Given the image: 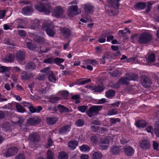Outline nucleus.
Instances as JSON below:
<instances>
[{
    "label": "nucleus",
    "mask_w": 159,
    "mask_h": 159,
    "mask_svg": "<svg viewBox=\"0 0 159 159\" xmlns=\"http://www.w3.org/2000/svg\"><path fill=\"white\" fill-rule=\"evenodd\" d=\"M152 40V35L148 33L141 34L138 37V41L142 44H147L150 43Z\"/></svg>",
    "instance_id": "1"
},
{
    "label": "nucleus",
    "mask_w": 159,
    "mask_h": 159,
    "mask_svg": "<svg viewBox=\"0 0 159 159\" xmlns=\"http://www.w3.org/2000/svg\"><path fill=\"white\" fill-rule=\"evenodd\" d=\"M35 8L37 11L44 12L46 14H49L50 12V9L49 7L40 2L35 5Z\"/></svg>",
    "instance_id": "2"
},
{
    "label": "nucleus",
    "mask_w": 159,
    "mask_h": 159,
    "mask_svg": "<svg viewBox=\"0 0 159 159\" xmlns=\"http://www.w3.org/2000/svg\"><path fill=\"white\" fill-rule=\"evenodd\" d=\"M18 152V149L16 147H10L7 150L5 153L6 157L12 156L16 154Z\"/></svg>",
    "instance_id": "3"
},
{
    "label": "nucleus",
    "mask_w": 159,
    "mask_h": 159,
    "mask_svg": "<svg viewBox=\"0 0 159 159\" xmlns=\"http://www.w3.org/2000/svg\"><path fill=\"white\" fill-rule=\"evenodd\" d=\"M141 84L144 87L148 88L152 84L151 80L146 76H143L141 79Z\"/></svg>",
    "instance_id": "4"
},
{
    "label": "nucleus",
    "mask_w": 159,
    "mask_h": 159,
    "mask_svg": "<svg viewBox=\"0 0 159 159\" xmlns=\"http://www.w3.org/2000/svg\"><path fill=\"white\" fill-rule=\"evenodd\" d=\"M28 139L34 143L38 142L40 140V137L36 132L31 133L29 136Z\"/></svg>",
    "instance_id": "5"
},
{
    "label": "nucleus",
    "mask_w": 159,
    "mask_h": 159,
    "mask_svg": "<svg viewBox=\"0 0 159 159\" xmlns=\"http://www.w3.org/2000/svg\"><path fill=\"white\" fill-rule=\"evenodd\" d=\"M68 13L69 16L71 17H73L78 14L79 13L77 5L70 6L69 9Z\"/></svg>",
    "instance_id": "6"
},
{
    "label": "nucleus",
    "mask_w": 159,
    "mask_h": 159,
    "mask_svg": "<svg viewBox=\"0 0 159 159\" xmlns=\"http://www.w3.org/2000/svg\"><path fill=\"white\" fill-rule=\"evenodd\" d=\"M86 87L93 91L94 92H101L104 89V88L103 86L100 85H87L86 86Z\"/></svg>",
    "instance_id": "7"
},
{
    "label": "nucleus",
    "mask_w": 159,
    "mask_h": 159,
    "mask_svg": "<svg viewBox=\"0 0 159 159\" xmlns=\"http://www.w3.org/2000/svg\"><path fill=\"white\" fill-rule=\"evenodd\" d=\"M139 145L140 148L144 150L149 149L150 146V143L149 142L147 139L140 141Z\"/></svg>",
    "instance_id": "8"
},
{
    "label": "nucleus",
    "mask_w": 159,
    "mask_h": 159,
    "mask_svg": "<svg viewBox=\"0 0 159 159\" xmlns=\"http://www.w3.org/2000/svg\"><path fill=\"white\" fill-rule=\"evenodd\" d=\"M64 12L63 8L60 6L56 7L54 10L53 14L57 17H59L62 15Z\"/></svg>",
    "instance_id": "9"
},
{
    "label": "nucleus",
    "mask_w": 159,
    "mask_h": 159,
    "mask_svg": "<svg viewBox=\"0 0 159 159\" xmlns=\"http://www.w3.org/2000/svg\"><path fill=\"white\" fill-rule=\"evenodd\" d=\"M125 154L127 156H132L134 152L133 148L130 146H125L123 148Z\"/></svg>",
    "instance_id": "10"
},
{
    "label": "nucleus",
    "mask_w": 159,
    "mask_h": 159,
    "mask_svg": "<svg viewBox=\"0 0 159 159\" xmlns=\"http://www.w3.org/2000/svg\"><path fill=\"white\" fill-rule=\"evenodd\" d=\"M45 31L47 34L50 37H53L55 34L54 27L50 25L46 26Z\"/></svg>",
    "instance_id": "11"
},
{
    "label": "nucleus",
    "mask_w": 159,
    "mask_h": 159,
    "mask_svg": "<svg viewBox=\"0 0 159 159\" xmlns=\"http://www.w3.org/2000/svg\"><path fill=\"white\" fill-rule=\"evenodd\" d=\"M110 7L118 9L120 5V0H107Z\"/></svg>",
    "instance_id": "12"
},
{
    "label": "nucleus",
    "mask_w": 159,
    "mask_h": 159,
    "mask_svg": "<svg viewBox=\"0 0 159 159\" xmlns=\"http://www.w3.org/2000/svg\"><path fill=\"white\" fill-rule=\"evenodd\" d=\"M82 7L84 9L85 13L87 14H89L93 12V6L90 3L84 4L82 6Z\"/></svg>",
    "instance_id": "13"
},
{
    "label": "nucleus",
    "mask_w": 159,
    "mask_h": 159,
    "mask_svg": "<svg viewBox=\"0 0 159 159\" xmlns=\"http://www.w3.org/2000/svg\"><path fill=\"white\" fill-rule=\"evenodd\" d=\"M102 106H93L89 108V111L90 112L97 114L99 111L102 110Z\"/></svg>",
    "instance_id": "14"
},
{
    "label": "nucleus",
    "mask_w": 159,
    "mask_h": 159,
    "mask_svg": "<svg viewBox=\"0 0 159 159\" xmlns=\"http://www.w3.org/2000/svg\"><path fill=\"white\" fill-rule=\"evenodd\" d=\"M27 124L33 126L36 124L39 123L40 122V120L39 118H29L27 120Z\"/></svg>",
    "instance_id": "15"
},
{
    "label": "nucleus",
    "mask_w": 159,
    "mask_h": 159,
    "mask_svg": "<svg viewBox=\"0 0 159 159\" xmlns=\"http://www.w3.org/2000/svg\"><path fill=\"white\" fill-rule=\"evenodd\" d=\"M33 11L32 7L30 6H27L23 8L21 12L23 14L30 15H31Z\"/></svg>",
    "instance_id": "16"
},
{
    "label": "nucleus",
    "mask_w": 159,
    "mask_h": 159,
    "mask_svg": "<svg viewBox=\"0 0 159 159\" xmlns=\"http://www.w3.org/2000/svg\"><path fill=\"white\" fill-rule=\"evenodd\" d=\"M60 31L62 34L65 38H69L71 34L70 30L68 28H61L60 29Z\"/></svg>",
    "instance_id": "17"
},
{
    "label": "nucleus",
    "mask_w": 159,
    "mask_h": 159,
    "mask_svg": "<svg viewBox=\"0 0 159 159\" xmlns=\"http://www.w3.org/2000/svg\"><path fill=\"white\" fill-rule=\"evenodd\" d=\"M34 75L31 73H28L25 71H23L21 73V78L23 80H27L31 78H33Z\"/></svg>",
    "instance_id": "18"
},
{
    "label": "nucleus",
    "mask_w": 159,
    "mask_h": 159,
    "mask_svg": "<svg viewBox=\"0 0 159 159\" xmlns=\"http://www.w3.org/2000/svg\"><path fill=\"white\" fill-rule=\"evenodd\" d=\"M71 129L70 126L66 125L62 126L59 130V133L60 134H63L67 133L69 132Z\"/></svg>",
    "instance_id": "19"
},
{
    "label": "nucleus",
    "mask_w": 159,
    "mask_h": 159,
    "mask_svg": "<svg viewBox=\"0 0 159 159\" xmlns=\"http://www.w3.org/2000/svg\"><path fill=\"white\" fill-rule=\"evenodd\" d=\"M16 58L18 61H21L25 59V53L22 51H18L16 53Z\"/></svg>",
    "instance_id": "20"
},
{
    "label": "nucleus",
    "mask_w": 159,
    "mask_h": 159,
    "mask_svg": "<svg viewBox=\"0 0 159 159\" xmlns=\"http://www.w3.org/2000/svg\"><path fill=\"white\" fill-rule=\"evenodd\" d=\"M135 125L136 126L139 128H144L148 125V123L145 120H141L136 121Z\"/></svg>",
    "instance_id": "21"
},
{
    "label": "nucleus",
    "mask_w": 159,
    "mask_h": 159,
    "mask_svg": "<svg viewBox=\"0 0 159 159\" xmlns=\"http://www.w3.org/2000/svg\"><path fill=\"white\" fill-rule=\"evenodd\" d=\"M68 145L70 150H73L78 146V143L76 140H71L68 143Z\"/></svg>",
    "instance_id": "22"
},
{
    "label": "nucleus",
    "mask_w": 159,
    "mask_h": 159,
    "mask_svg": "<svg viewBox=\"0 0 159 159\" xmlns=\"http://www.w3.org/2000/svg\"><path fill=\"white\" fill-rule=\"evenodd\" d=\"M110 152L114 155H117L121 151L120 148L117 146H113L110 148Z\"/></svg>",
    "instance_id": "23"
},
{
    "label": "nucleus",
    "mask_w": 159,
    "mask_h": 159,
    "mask_svg": "<svg viewBox=\"0 0 159 159\" xmlns=\"http://www.w3.org/2000/svg\"><path fill=\"white\" fill-rule=\"evenodd\" d=\"M57 109L61 113H67L70 111L69 108L61 104H59L57 106Z\"/></svg>",
    "instance_id": "24"
},
{
    "label": "nucleus",
    "mask_w": 159,
    "mask_h": 159,
    "mask_svg": "<svg viewBox=\"0 0 159 159\" xmlns=\"http://www.w3.org/2000/svg\"><path fill=\"white\" fill-rule=\"evenodd\" d=\"M125 76L127 80H135L138 78V75L134 73L126 74Z\"/></svg>",
    "instance_id": "25"
},
{
    "label": "nucleus",
    "mask_w": 159,
    "mask_h": 159,
    "mask_svg": "<svg viewBox=\"0 0 159 159\" xmlns=\"http://www.w3.org/2000/svg\"><path fill=\"white\" fill-rule=\"evenodd\" d=\"M69 155L66 152L62 151L58 154V159H68Z\"/></svg>",
    "instance_id": "26"
},
{
    "label": "nucleus",
    "mask_w": 159,
    "mask_h": 159,
    "mask_svg": "<svg viewBox=\"0 0 159 159\" xmlns=\"http://www.w3.org/2000/svg\"><path fill=\"white\" fill-rule=\"evenodd\" d=\"M14 56L13 55L9 54H7L3 60L5 62H10L14 61Z\"/></svg>",
    "instance_id": "27"
},
{
    "label": "nucleus",
    "mask_w": 159,
    "mask_h": 159,
    "mask_svg": "<svg viewBox=\"0 0 159 159\" xmlns=\"http://www.w3.org/2000/svg\"><path fill=\"white\" fill-rule=\"evenodd\" d=\"M57 121V119L54 117H48L47 119V123L50 125L54 124Z\"/></svg>",
    "instance_id": "28"
},
{
    "label": "nucleus",
    "mask_w": 159,
    "mask_h": 159,
    "mask_svg": "<svg viewBox=\"0 0 159 159\" xmlns=\"http://www.w3.org/2000/svg\"><path fill=\"white\" fill-rule=\"evenodd\" d=\"M53 154L50 150H48L47 152V159H53ZM39 159H46L43 157H40Z\"/></svg>",
    "instance_id": "29"
},
{
    "label": "nucleus",
    "mask_w": 159,
    "mask_h": 159,
    "mask_svg": "<svg viewBox=\"0 0 159 159\" xmlns=\"http://www.w3.org/2000/svg\"><path fill=\"white\" fill-rule=\"evenodd\" d=\"M102 156V154L98 152H94L92 155L93 159H101Z\"/></svg>",
    "instance_id": "30"
},
{
    "label": "nucleus",
    "mask_w": 159,
    "mask_h": 159,
    "mask_svg": "<svg viewBox=\"0 0 159 159\" xmlns=\"http://www.w3.org/2000/svg\"><path fill=\"white\" fill-rule=\"evenodd\" d=\"M16 110L18 112L24 113L26 111L24 107L18 103H17L16 104Z\"/></svg>",
    "instance_id": "31"
},
{
    "label": "nucleus",
    "mask_w": 159,
    "mask_h": 159,
    "mask_svg": "<svg viewBox=\"0 0 159 159\" xmlns=\"http://www.w3.org/2000/svg\"><path fill=\"white\" fill-rule=\"evenodd\" d=\"M35 41L37 42L42 44H45L47 43L46 40L42 37H38L37 38H35Z\"/></svg>",
    "instance_id": "32"
},
{
    "label": "nucleus",
    "mask_w": 159,
    "mask_h": 159,
    "mask_svg": "<svg viewBox=\"0 0 159 159\" xmlns=\"http://www.w3.org/2000/svg\"><path fill=\"white\" fill-rule=\"evenodd\" d=\"M115 92L112 90L110 89L106 92V96L108 98H110L114 96L115 94Z\"/></svg>",
    "instance_id": "33"
},
{
    "label": "nucleus",
    "mask_w": 159,
    "mask_h": 159,
    "mask_svg": "<svg viewBox=\"0 0 159 159\" xmlns=\"http://www.w3.org/2000/svg\"><path fill=\"white\" fill-rule=\"evenodd\" d=\"M36 68L35 64L32 62L28 63L26 66V69H28L30 70H33Z\"/></svg>",
    "instance_id": "34"
},
{
    "label": "nucleus",
    "mask_w": 159,
    "mask_h": 159,
    "mask_svg": "<svg viewBox=\"0 0 159 159\" xmlns=\"http://www.w3.org/2000/svg\"><path fill=\"white\" fill-rule=\"evenodd\" d=\"M65 61V59L63 58L57 57L53 59L54 62L58 65H61L60 63L63 62Z\"/></svg>",
    "instance_id": "35"
},
{
    "label": "nucleus",
    "mask_w": 159,
    "mask_h": 159,
    "mask_svg": "<svg viewBox=\"0 0 159 159\" xmlns=\"http://www.w3.org/2000/svg\"><path fill=\"white\" fill-rule=\"evenodd\" d=\"M102 36L103 37H106L107 39V42H110L111 40L112 41L113 39H114V37L113 36L108 35L106 33L102 34Z\"/></svg>",
    "instance_id": "36"
},
{
    "label": "nucleus",
    "mask_w": 159,
    "mask_h": 159,
    "mask_svg": "<svg viewBox=\"0 0 159 159\" xmlns=\"http://www.w3.org/2000/svg\"><path fill=\"white\" fill-rule=\"evenodd\" d=\"M48 78L49 81L53 83L55 82L56 80L55 75L52 72V73L48 75Z\"/></svg>",
    "instance_id": "37"
},
{
    "label": "nucleus",
    "mask_w": 159,
    "mask_h": 159,
    "mask_svg": "<svg viewBox=\"0 0 159 159\" xmlns=\"http://www.w3.org/2000/svg\"><path fill=\"white\" fill-rule=\"evenodd\" d=\"M88 107L87 106L83 105L79 106L77 107V109L79 111H80L84 113L85 111L88 109Z\"/></svg>",
    "instance_id": "38"
},
{
    "label": "nucleus",
    "mask_w": 159,
    "mask_h": 159,
    "mask_svg": "<svg viewBox=\"0 0 159 159\" xmlns=\"http://www.w3.org/2000/svg\"><path fill=\"white\" fill-rule=\"evenodd\" d=\"M146 4L145 3L142 2H139L136 4V6L137 7L140 8L141 9H143L146 6Z\"/></svg>",
    "instance_id": "39"
},
{
    "label": "nucleus",
    "mask_w": 159,
    "mask_h": 159,
    "mask_svg": "<svg viewBox=\"0 0 159 159\" xmlns=\"http://www.w3.org/2000/svg\"><path fill=\"white\" fill-rule=\"evenodd\" d=\"M59 94L64 98H67L69 95V92L67 91H62L59 93Z\"/></svg>",
    "instance_id": "40"
},
{
    "label": "nucleus",
    "mask_w": 159,
    "mask_h": 159,
    "mask_svg": "<svg viewBox=\"0 0 159 159\" xmlns=\"http://www.w3.org/2000/svg\"><path fill=\"white\" fill-rule=\"evenodd\" d=\"M80 150L83 152H87L90 150V148L86 145H83L80 147Z\"/></svg>",
    "instance_id": "41"
},
{
    "label": "nucleus",
    "mask_w": 159,
    "mask_h": 159,
    "mask_svg": "<svg viewBox=\"0 0 159 159\" xmlns=\"http://www.w3.org/2000/svg\"><path fill=\"white\" fill-rule=\"evenodd\" d=\"M60 98L57 97H53L49 99V102L52 103H55L60 100Z\"/></svg>",
    "instance_id": "42"
},
{
    "label": "nucleus",
    "mask_w": 159,
    "mask_h": 159,
    "mask_svg": "<svg viewBox=\"0 0 159 159\" xmlns=\"http://www.w3.org/2000/svg\"><path fill=\"white\" fill-rule=\"evenodd\" d=\"M118 111L116 108H113L111 110H109L108 112V115H112L116 114L117 113Z\"/></svg>",
    "instance_id": "43"
},
{
    "label": "nucleus",
    "mask_w": 159,
    "mask_h": 159,
    "mask_svg": "<svg viewBox=\"0 0 159 159\" xmlns=\"http://www.w3.org/2000/svg\"><path fill=\"white\" fill-rule=\"evenodd\" d=\"M40 72L42 73H44L46 74V75L50 73H52V71L50 70L49 68L48 67L43 68V70H41Z\"/></svg>",
    "instance_id": "44"
},
{
    "label": "nucleus",
    "mask_w": 159,
    "mask_h": 159,
    "mask_svg": "<svg viewBox=\"0 0 159 159\" xmlns=\"http://www.w3.org/2000/svg\"><path fill=\"white\" fill-rule=\"evenodd\" d=\"M155 60V55L154 53H152L150 54L148 57V60L150 62H152Z\"/></svg>",
    "instance_id": "45"
},
{
    "label": "nucleus",
    "mask_w": 159,
    "mask_h": 159,
    "mask_svg": "<svg viewBox=\"0 0 159 159\" xmlns=\"http://www.w3.org/2000/svg\"><path fill=\"white\" fill-rule=\"evenodd\" d=\"M76 124L78 126L80 127L84 125V120L82 119H78L76 121Z\"/></svg>",
    "instance_id": "46"
},
{
    "label": "nucleus",
    "mask_w": 159,
    "mask_h": 159,
    "mask_svg": "<svg viewBox=\"0 0 159 159\" xmlns=\"http://www.w3.org/2000/svg\"><path fill=\"white\" fill-rule=\"evenodd\" d=\"M127 80L126 79V77H122L120 79L118 82L119 84H127Z\"/></svg>",
    "instance_id": "47"
},
{
    "label": "nucleus",
    "mask_w": 159,
    "mask_h": 159,
    "mask_svg": "<svg viewBox=\"0 0 159 159\" xmlns=\"http://www.w3.org/2000/svg\"><path fill=\"white\" fill-rule=\"evenodd\" d=\"M26 45L27 48L30 50H34L35 48V45L30 42H27Z\"/></svg>",
    "instance_id": "48"
},
{
    "label": "nucleus",
    "mask_w": 159,
    "mask_h": 159,
    "mask_svg": "<svg viewBox=\"0 0 159 159\" xmlns=\"http://www.w3.org/2000/svg\"><path fill=\"white\" fill-rule=\"evenodd\" d=\"M4 43L7 45H10L12 47H13L14 45L13 43L10 39H4Z\"/></svg>",
    "instance_id": "49"
},
{
    "label": "nucleus",
    "mask_w": 159,
    "mask_h": 159,
    "mask_svg": "<svg viewBox=\"0 0 159 159\" xmlns=\"http://www.w3.org/2000/svg\"><path fill=\"white\" fill-rule=\"evenodd\" d=\"M9 69V68L3 66H1L0 65V73L6 72L8 71Z\"/></svg>",
    "instance_id": "50"
},
{
    "label": "nucleus",
    "mask_w": 159,
    "mask_h": 159,
    "mask_svg": "<svg viewBox=\"0 0 159 159\" xmlns=\"http://www.w3.org/2000/svg\"><path fill=\"white\" fill-rule=\"evenodd\" d=\"M120 119L118 118H111L110 119V121L111 123L112 124H115L117 122H120Z\"/></svg>",
    "instance_id": "51"
},
{
    "label": "nucleus",
    "mask_w": 159,
    "mask_h": 159,
    "mask_svg": "<svg viewBox=\"0 0 159 159\" xmlns=\"http://www.w3.org/2000/svg\"><path fill=\"white\" fill-rule=\"evenodd\" d=\"M48 109L50 111L56 112L57 111V107L54 106H49L48 107Z\"/></svg>",
    "instance_id": "52"
},
{
    "label": "nucleus",
    "mask_w": 159,
    "mask_h": 159,
    "mask_svg": "<svg viewBox=\"0 0 159 159\" xmlns=\"http://www.w3.org/2000/svg\"><path fill=\"white\" fill-rule=\"evenodd\" d=\"M91 81L90 79H89L84 81H79L78 82V84L79 85H84L86 83H89Z\"/></svg>",
    "instance_id": "53"
},
{
    "label": "nucleus",
    "mask_w": 159,
    "mask_h": 159,
    "mask_svg": "<svg viewBox=\"0 0 159 159\" xmlns=\"http://www.w3.org/2000/svg\"><path fill=\"white\" fill-rule=\"evenodd\" d=\"M53 142L52 139L49 138L48 140L47 144L46 146V148H48L49 147L52 146L53 144Z\"/></svg>",
    "instance_id": "54"
},
{
    "label": "nucleus",
    "mask_w": 159,
    "mask_h": 159,
    "mask_svg": "<svg viewBox=\"0 0 159 159\" xmlns=\"http://www.w3.org/2000/svg\"><path fill=\"white\" fill-rule=\"evenodd\" d=\"M15 159H26V158L24 154L19 153L16 156Z\"/></svg>",
    "instance_id": "55"
},
{
    "label": "nucleus",
    "mask_w": 159,
    "mask_h": 159,
    "mask_svg": "<svg viewBox=\"0 0 159 159\" xmlns=\"http://www.w3.org/2000/svg\"><path fill=\"white\" fill-rule=\"evenodd\" d=\"M43 62L44 63L52 64L54 63V61L52 58H50L44 60Z\"/></svg>",
    "instance_id": "56"
},
{
    "label": "nucleus",
    "mask_w": 159,
    "mask_h": 159,
    "mask_svg": "<svg viewBox=\"0 0 159 159\" xmlns=\"http://www.w3.org/2000/svg\"><path fill=\"white\" fill-rule=\"evenodd\" d=\"M111 86L114 88V89H118L120 87V84L118 82L117 83H113L111 84Z\"/></svg>",
    "instance_id": "57"
},
{
    "label": "nucleus",
    "mask_w": 159,
    "mask_h": 159,
    "mask_svg": "<svg viewBox=\"0 0 159 159\" xmlns=\"http://www.w3.org/2000/svg\"><path fill=\"white\" fill-rule=\"evenodd\" d=\"M46 75L43 74L39 75L37 78V79L39 80H43L45 77Z\"/></svg>",
    "instance_id": "58"
},
{
    "label": "nucleus",
    "mask_w": 159,
    "mask_h": 159,
    "mask_svg": "<svg viewBox=\"0 0 159 159\" xmlns=\"http://www.w3.org/2000/svg\"><path fill=\"white\" fill-rule=\"evenodd\" d=\"M153 146L155 150H158L159 144L157 143L155 141H153Z\"/></svg>",
    "instance_id": "59"
},
{
    "label": "nucleus",
    "mask_w": 159,
    "mask_h": 159,
    "mask_svg": "<svg viewBox=\"0 0 159 159\" xmlns=\"http://www.w3.org/2000/svg\"><path fill=\"white\" fill-rule=\"evenodd\" d=\"M18 33L20 36L22 37L25 36L26 35L25 32L23 30H18Z\"/></svg>",
    "instance_id": "60"
},
{
    "label": "nucleus",
    "mask_w": 159,
    "mask_h": 159,
    "mask_svg": "<svg viewBox=\"0 0 159 159\" xmlns=\"http://www.w3.org/2000/svg\"><path fill=\"white\" fill-rule=\"evenodd\" d=\"M32 23L35 27H38L40 25V22L38 20H35Z\"/></svg>",
    "instance_id": "61"
},
{
    "label": "nucleus",
    "mask_w": 159,
    "mask_h": 159,
    "mask_svg": "<svg viewBox=\"0 0 159 159\" xmlns=\"http://www.w3.org/2000/svg\"><path fill=\"white\" fill-rule=\"evenodd\" d=\"M12 70L15 72H20L21 71V70L17 66H15L12 68Z\"/></svg>",
    "instance_id": "62"
},
{
    "label": "nucleus",
    "mask_w": 159,
    "mask_h": 159,
    "mask_svg": "<svg viewBox=\"0 0 159 159\" xmlns=\"http://www.w3.org/2000/svg\"><path fill=\"white\" fill-rule=\"evenodd\" d=\"M3 129L6 131H10L11 130L10 127L9 125H3Z\"/></svg>",
    "instance_id": "63"
},
{
    "label": "nucleus",
    "mask_w": 159,
    "mask_h": 159,
    "mask_svg": "<svg viewBox=\"0 0 159 159\" xmlns=\"http://www.w3.org/2000/svg\"><path fill=\"white\" fill-rule=\"evenodd\" d=\"M109 143V140L107 138L104 139L103 140H102L101 142V143L102 144H108Z\"/></svg>",
    "instance_id": "64"
}]
</instances>
